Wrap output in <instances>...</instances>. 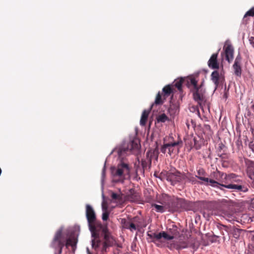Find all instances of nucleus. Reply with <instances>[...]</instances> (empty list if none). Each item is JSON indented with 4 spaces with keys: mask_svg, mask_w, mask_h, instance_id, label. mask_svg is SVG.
<instances>
[{
    "mask_svg": "<svg viewBox=\"0 0 254 254\" xmlns=\"http://www.w3.org/2000/svg\"><path fill=\"white\" fill-rule=\"evenodd\" d=\"M139 147L138 141L133 140L124 141L112 150L109 155L116 153L119 158L118 164L110 168L113 183L123 184L125 180L130 178L131 168L125 157L133 153L134 150H138Z\"/></svg>",
    "mask_w": 254,
    "mask_h": 254,
    "instance_id": "obj_1",
    "label": "nucleus"
},
{
    "mask_svg": "<svg viewBox=\"0 0 254 254\" xmlns=\"http://www.w3.org/2000/svg\"><path fill=\"white\" fill-rule=\"evenodd\" d=\"M85 214L91 234V247L95 250L106 251L108 247L114 243L115 239L106 227L97 222L95 212L90 204L86 205Z\"/></svg>",
    "mask_w": 254,
    "mask_h": 254,
    "instance_id": "obj_2",
    "label": "nucleus"
},
{
    "mask_svg": "<svg viewBox=\"0 0 254 254\" xmlns=\"http://www.w3.org/2000/svg\"><path fill=\"white\" fill-rule=\"evenodd\" d=\"M188 86L190 87L191 86L194 90L193 91V99L197 102L201 109L203 110V106L206 102V98L204 95V92L198 87L197 81L194 77H191L188 79Z\"/></svg>",
    "mask_w": 254,
    "mask_h": 254,
    "instance_id": "obj_3",
    "label": "nucleus"
},
{
    "mask_svg": "<svg viewBox=\"0 0 254 254\" xmlns=\"http://www.w3.org/2000/svg\"><path fill=\"white\" fill-rule=\"evenodd\" d=\"M164 179L170 182L171 185H175L178 183L183 182L186 180V175L174 169L161 173Z\"/></svg>",
    "mask_w": 254,
    "mask_h": 254,
    "instance_id": "obj_4",
    "label": "nucleus"
},
{
    "mask_svg": "<svg viewBox=\"0 0 254 254\" xmlns=\"http://www.w3.org/2000/svg\"><path fill=\"white\" fill-rule=\"evenodd\" d=\"M168 247L170 250L175 249L177 250L188 248H191L193 250H196L197 248V247L195 245V239L194 238L191 237L185 238L184 237V239L180 237L178 242L171 244L168 246Z\"/></svg>",
    "mask_w": 254,
    "mask_h": 254,
    "instance_id": "obj_5",
    "label": "nucleus"
},
{
    "mask_svg": "<svg viewBox=\"0 0 254 254\" xmlns=\"http://www.w3.org/2000/svg\"><path fill=\"white\" fill-rule=\"evenodd\" d=\"M197 175L195 176V177L202 181L201 182L199 183V184L207 186H210L215 188H220V183L213 179H210L202 176L204 174V172L203 169H199L197 170Z\"/></svg>",
    "mask_w": 254,
    "mask_h": 254,
    "instance_id": "obj_6",
    "label": "nucleus"
},
{
    "mask_svg": "<svg viewBox=\"0 0 254 254\" xmlns=\"http://www.w3.org/2000/svg\"><path fill=\"white\" fill-rule=\"evenodd\" d=\"M50 247L54 250V254H61L64 248L62 239L60 238V232L55 235L50 244Z\"/></svg>",
    "mask_w": 254,
    "mask_h": 254,
    "instance_id": "obj_7",
    "label": "nucleus"
},
{
    "mask_svg": "<svg viewBox=\"0 0 254 254\" xmlns=\"http://www.w3.org/2000/svg\"><path fill=\"white\" fill-rule=\"evenodd\" d=\"M163 198L164 201L162 204L165 205L166 209H168L169 211H174L178 208V199L172 198L167 194L163 195Z\"/></svg>",
    "mask_w": 254,
    "mask_h": 254,
    "instance_id": "obj_8",
    "label": "nucleus"
},
{
    "mask_svg": "<svg viewBox=\"0 0 254 254\" xmlns=\"http://www.w3.org/2000/svg\"><path fill=\"white\" fill-rule=\"evenodd\" d=\"M63 227H61L56 231L55 235H56L60 232V238L62 239V242H63L64 246H65L66 247H68V246H70L73 247L74 244L73 242L72 238L70 237H68L67 236L65 237V235L63 233Z\"/></svg>",
    "mask_w": 254,
    "mask_h": 254,
    "instance_id": "obj_9",
    "label": "nucleus"
},
{
    "mask_svg": "<svg viewBox=\"0 0 254 254\" xmlns=\"http://www.w3.org/2000/svg\"><path fill=\"white\" fill-rule=\"evenodd\" d=\"M222 187L228 189L235 190L239 191L246 192L249 190L248 187L246 185H240L238 184L220 185V187ZM220 189H221L220 188Z\"/></svg>",
    "mask_w": 254,
    "mask_h": 254,
    "instance_id": "obj_10",
    "label": "nucleus"
},
{
    "mask_svg": "<svg viewBox=\"0 0 254 254\" xmlns=\"http://www.w3.org/2000/svg\"><path fill=\"white\" fill-rule=\"evenodd\" d=\"M179 141L167 143L168 153L170 155H171L172 154L178 152L179 149V147L178 146L179 145Z\"/></svg>",
    "mask_w": 254,
    "mask_h": 254,
    "instance_id": "obj_11",
    "label": "nucleus"
},
{
    "mask_svg": "<svg viewBox=\"0 0 254 254\" xmlns=\"http://www.w3.org/2000/svg\"><path fill=\"white\" fill-rule=\"evenodd\" d=\"M218 53L212 55L208 61V66L212 69H218L219 64L217 62Z\"/></svg>",
    "mask_w": 254,
    "mask_h": 254,
    "instance_id": "obj_12",
    "label": "nucleus"
},
{
    "mask_svg": "<svg viewBox=\"0 0 254 254\" xmlns=\"http://www.w3.org/2000/svg\"><path fill=\"white\" fill-rule=\"evenodd\" d=\"M226 60L230 63L234 58V49L231 45H228L225 49Z\"/></svg>",
    "mask_w": 254,
    "mask_h": 254,
    "instance_id": "obj_13",
    "label": "nucleus"
},
{
    "mask_svg": "<svg viewBox=\"0 0 254 254\" xmlns=\"http://www.w3.org/2000/svg\"><path fill=\"white\" fill-rule=\"evenodd\" d=\"M102 209L103 211L102 213V218L103 221H106L109 218V213L107 212V207L105 205V198L104 193L102 194Z\"/></svg>",
    "mask_w": 254,
    "mask_h": 254,
    "instance_id": "obj_14",
    "label": "nucleus"
},
{
    "mask_svg": "<svg viewBox=\"0 0 254 254\" xmlns=\"http://www.w3.org/2000/svg\"><path fill=\"white\" fill-rule=\"evenodd\" d=\"M111 197L113 200L116 202H121L123 201V193L119 190V193H116L111 191L110 192Z\"/></svg>",
    "mask_w": 254,
    "mask_h": 254,
    "instance_id": "obj_15",
    "label": "nucleus"
},
{
    "mask_svg": "<svg viewBox=\"0 0 254 254\" xmlns=\"http://www.w3.org/2000/svg\"><path fill=\"white\" fill-rule=\"evenodd\" d=\"M219 73L217 70L213 71L211 75V79L215 85V89L219 85Z\"/></svg>",
    "mask_w": 254,
    "mask_h": 254,
    "instance_id": "obj_16",
    "label": "nucleus"
},
{
    "mask_svg": "<svg viewBox=\"0 0 254 254\" xmlns=\"http://www.w3.org/2000/svg\"><path fill=\"white\" fill-rule=\"evenodd\" d=\"M149 113V110H144L143 111L140 120V125L141 126H144L145 125Z\"/></svg>",
    "mask_w": 254,
    "mask_h": 254,
    "instance_id": "obj_17",
    "label": "nucleus"
},
{
    "mask_svg": "<svg viewBox=\"0 0 254 254\" xmlns=\"http://www.w3.org/2000/svg\"><path fill=\"white\" fill-rule=\"evenodd\" d=\"M166 232L170 236L173 237V239L175 238V237L178 236L179 234V232L178 230L177 227L174 225L172 226V228L168 229L167 232Z\"/></svg>",
    "mask_w": 254,
    "mask_h": 254,
    "instance_id": "obj_18",
    "label": "nucleus"
},
{
    "mask_svg": "<svg viewBox=\"0 0 254 254\" xmlns=\"http://www.w3.org/2000/svg\"><path fill=\"white\" fill-rule=\"evenodd\" d=\"M162 238L166 240H171L173 239V237L170 236L165 231H162L161 232L157 233V241H159Z\"/></svg>",
    "mask_w": 254,
    "mask_h": 254,
    "instance_id": "obj_19",
    "label": "nucleus"
},
{
    "mask_svg": "<svg viewBox=\"0 0 254 254\" xmlns=\"http://www.w3.org/2000/svg\"><path fill=\"white\" fill-rule=\"evenodd\" d=\"M162 91L163 92V98L164 100L168 97L173 92V90L170 86L168 84L166 85L163 89Z\"/></svg>",
    "mask_w": 254,
    "mask_h": 254,
    "instance_id": "obj_20",
    "label": "nucleus"
},
{
    "mask_svg": "<svg viewBox=\"0 0 254 254\" xmlns=\"http://www.w3.org/2000/svg\"><path fill=\"white\" fill-rule=\"evenodd\" d=\"M230 232L229 233H231L234 237V238L236 239H238L240 236L241 232L242 230L236 228L235 227H230Z\"/></svg>",
    "mask_w": 254,
    "mask_h": 254,
    "instance_id": "obj_21",
    "label": "nucleus"
},
{
    "mask_svg": "<svg viewBox=\"0 0 254 254\" xmlns=\"http://www.w3.org/2000/svg\"><path fill=\"white\" fill-rule=\"evenodd\" d=\"M147 239L149 242L156 243V242L157 241V233L152 232L151 231H148L147 232Z\"/></svg>",
    "mask_w": 254,
    "mask_h": 254,
    "instance_id": "obj_22",
    "label": "nucleus"
},
{
    "mask_svg": "<svg viewBox=\"0 0 254 254\" xmlns=\"http://www.w3.org/2000/svg\"><path fill=\"white\" fill-rule=\"evenodd\" d=\"M233 68L235 74L237 76L241 77L242 74L241 64H234Z\"/></svg>",
    "mask_w": 254,
    "mask_h": 254,
    "instance_id": "obj_23",
    "label": "nucleus"
},
{
    "mask_svg": "<svg viewBox=\"0 0 254 254\" xmlns=\"http://www.w3.org/2000/svg\"><path fill=\"white\" fill-rule=\"evenodd\" d=\"M137 219V217H134L131 219V221L129 224V226L128 228V230H129L131 232H133L134 231H136L138 229V225L135 224L136 221L135 220Z\"/></svg>",
    "mask_w": 254,
    "mask_h": 254,
    "instance_id": "obj_24",
    "label": "nucleus"
},
{
    "mask_svg": "<svg viewBox=\"0 0 254 254\" xmlns=\"http://www.w3.org/2000/svg\"><path fill=\"white\" fill-rule=\"evenodd\" d=\"M196 177H194L193 176H186V180L185 181H184L183 182H184L185 183H190L191 184H192L193 185H195V184H199V183H200V182L198 181L196 179Z\"/></svg>",
    "mask_w": 254,
    "mask_h": 254,
    "instance_id": "obj_25",
    "label": "nucleus"
},
{
    "mask_svg": "<svg viewBox=\"0 0 254 254\" xmlns=\"http://www.w3.org/2000/svg\"><path fill=\"white\" fill-rule=\"evenodd\" d=\"M155 155L156 156V158H157L158 155L157 154L155 155V151L154 150H150L146 152V157L150 164L151 163V160L153 157Z\"/></svg>",
    "mask_w": 254,
    "mask_h": 254,
    "instance_id": "obj_26",
    "label": "nucleus"
},
{
    "mask_svg": "<svg viewBox=\"0 0 254 254\" xmlns=\"http://www.w3.org/2000/svg\"><path fill=\"white\" fill-rule=\"evenodd\" d=\"M106 176V162L104 163V167L102 171V174H101V188H102V193H103V188H104V180Z\"/></svg>",
    "mask_w": 254,
    "mask_h": 254,
    "instance_id": "obj_27",
    "label": "nucleus"
},
{
    "mask_svg": "<svg viewBox=\"0 0 254 254\" xmlns=\"http://www.w3.org/2000/svg\"><path fill=\"white\" fill-rule=\"evenodd\" d=\"M131 221V220H127L125 218L121 219V223L122 225L123 228L128 229Z\"/></svg>",
    "mask_w": 254,
    "mask_h": 254,
    "instance_id": "obj_28",
    "label": "nucleus"
},
{
    "mask_svg": "<svg viewBox=\"0 0 254 254\" xmlns=\"http://www.w3.org/2000/svg\"><path fill=\"white\" fill-rule=\"evenodd\" d=\"M156 119L158 123H165L168 120V117L163 113L159 115Z\"/></svg>",
    "mask_w": 254,
    "mask_h": 254,
    "instance_id": "obj_29",
    "label": "nucleus"
},
{
    "mask_svg": "<svg viewBox=\"0 0 254 254\" xmlns=\"http://www.w3.org/2000/svg\"><path fill=\"white\" fill-rule=\"evenodd\" d=\"M217 227L219 230L221 231L224 230L227 233V235H229V232L230 231L229 227H228V226L219 224L217 225Z\"/></svg>",
    "mask_w": 254,
    "mask_h": 254,
    "instance_id": "obj_30",
    "label": "nucleus"
},
{
    "mask_svg": "<svg viewBox=\"0 0 254 254\" xmlns=\"http://www.w3.org/2000/svg\"><path fill=\"white\" fill-rule=\"evenodd\" d=\"M153 206L155 208V210L157 212L163 213L165 211L166 208L165 205L164 206L154 204Z\"/></svg>",
    "mask_w": 254,
    "mask_h": 254,
    "instance_id": "obj_31",
    "label": "nucleus"
},
{
    "mask_svg": "<svg viewBox=\"0 0 254 254\" xmlns=\"http://www.w3.org/2000/svg\"><path fill=\"white\" fill-rule=\"evenodd\" d=\"M164 103V101L161 98V95L160 92H159L156 96L155 100L154 103L156 105H161Z\"/></svg>",
    "mask_w": 254,
    "mask_h": 254,
    "instance_id": "obj_32",
    "label": "nucleus"
},
{
    "mask_svg": "<svg viewBox=\"0 0 254 254\" xmlns=\"http://www.w3.org/2000/svg\"><path fill=\"white\" fill-rule=\"evenodd\" d=\"M130 193L128 194L127 196V199L130 201H134L136 200V196L131 193V191H130Z\"/></svg>",
    "mask_w": 254,
    "mask_h": 254,
    "instance_id": "obj_33",
    "label": "nucleus"
},
{
    "mask_svg": "<svg viewBox=\"0 0 254 254\" xmlns=\"http://www.w3.org/2000/svg\"><path fill=\"white\" fill-rule=\"evenodd\" d=\"M248 16H254V6L252 7L249 10H248L245 14L244 17Z\"/></svg>",
    "mask_w": 254,
    "mask_h": 254,
    "instance_id": "obj_34",
    "label": "nucleus"
},
{
    "mask_svg": "<svg viewBox=\"0 0 254 254\" xmlns=\"http://www.w3.org/2000/svg\"><path fill=\"white\" fill-rule=\"evenodd\" d=\"M183 79H181L176 81L175 86L178 88L179 90H181L182 86Z\"/></svg>",
    "mask_w": 254,
    "mask_h": 254,
    "instance_id": "obj_35",
    "label": "nucleus"
},
{
    "mask_svg": "<svg viewBox=\"0 0 254 254\" xmlns=\"http://www.w3.org/2000/svg\"><path fill=\"white\" fill-rule=\"evenodd\" d=\"M193 141H194L193 147L196 150H198V149H200L201 144L198 142V141L196 140V139L195 138H193Z\"/></svg>",
    "mask_w": 254,
    "mask_h": 254,
    "instance_id": "obj_36",
    "label": "nucleus"
},
{
    "mask_svg": "<svg viewBox=\"0 0 254 254\" xmlns=\"http://www.w3.org/2000/svg\"><path fill=\"white\" fill-rule=\"evenodd\" d=\"M161 151L162 153L165 154L168 153V148L167 146V143L164 144L161 148Z\"/></svg>",
    "mask_w": 254,
    "mask_h": 254,
    "instance_id": "obj_37",
    "label": "nucleus"
},
{
    "mask_svg": "<svg viewBox=\"0 0 254 254\" xmlns=\"http://www.w3.org/2000/svg\"><path fill=\"white\" fill-rule=\"evenodd\" d=\"M229 89H227L226 90V85H225V91H224V93L223 95V98L225 100H226L228 97V95H229Z\"/></svg>",
    "mask_w": 254,
    "mask_h": 254,
    "instance_id": "obj_38",
    "label": "nucleus"
},
{
    "mask_svg": "<svg viewBox=\"0 0 254 254\" xmlns=\"http://www.w3.org/2000/svg\"><path fill=\"white\" fill-rule=\"evenodd\" d=\"M241 57L240 55H238L235 60L234 64H241Z\"/></svg>",
    "mask_w": 254,
    "mask_h": 254,
    "instance_id": "obj_39",
    "label": "nucleus"
},
{
    "mask_svg": "<svg viewBox=\"0 0 254 254\" xmlns=\"http://www.w3.org/2000/svg\"><path fill=\"white\" fill-rule=\"evenodd\" d=\"M249 42L252 46L254 48V37H251L249 38Z\"/></svg>",
    "mask_w": 254,
    "mask_h": 254,
    "instance_id": "obj_40",
    "label": "nucleus"
},
{
    "mask_svg": "<svg viewBox=\"0 0 254 254\" xmlns=\"http://www.w3.org/2000/svg\"><path fill=\"white\" fill-rule=\"evenodd\" d=\"M192 109H193V110H190V111H191V112H194L195 110H196V111L197 114V115H198V117H199V118H200V113H199V110H198V108H197V107H196V108L192 107Z\"/></svg>",
    "mask_w": 254,
    "mask_h": 254,
    "instance_id": "obj_41",
    "label": "nucleus"
},
{
    "mask_svg": "<svg viewBox=\"0 0 254 254\" xmlns=\"http://www.w3.org/2000/svg\"><path fill=\"white\" fill-rule=\"evenodd\" d=\"M221 234L223 235V239L224 241L226 240L225 236L227 235V233L225 231H221Z\"/></svg>",
    "mask_w": 254,
    "mask_h": 254,
    "instance_id": "obj_42",
    "label": "nucleus"
},
{
    "mask_svg": "<svg viewBox=\"0 0 254 254\" xmlns=\"http://www.w3.org/2000/svg\"><path fill=\"white\" fill-rule=\"evenodd\" d=\"M154 176L155 177H156V178H158L160 179V180H162V179H163V178H164L163 176H161V173L160 174V176H159V177H158L156 174H154Z\"/></svg>",
    "mask_w": 254,
    "mask_h": 254,
    "instance_id": "obj_43",
    "label": "nucleus"
},
{
    "mask_svg": "<svg viewBox=\"0 0 254 254\" xmlns=\"http://www.w3.org/2000/svg\"><path fill=\"white\" fill-rule=\"evenodd\" d=\"M86 251L87 254H92V253L89 251V249L88 247L86 248Z\"/></svg>",
    "mask_w": 254,
    "mask_h": 254,
    "instance_id": "obj_44",
    "label": "nucleus"
},
{
    "mask_svg": "<svg viewBox=\"0 0 254 254\" xmlns=\"http://www.w3.org/2000/svg\"><path fill=\"white\" fill-rule=\"evenodd\" d=\"M76 243H77V242H75V244H74V245H75V244H76Z\"/></svg>",
    "mask_w": 254,
    "mask_h": 254,
    "instance_id": "obj_45",
    "label": "nucleus"
},
{
    "mask_svg": "<svg viewBox=\"0 0 254 254\" xmlns=\"http://www.w3.org/2000/svg\"><path fill=\"white\" fill-rule=\"evenodd\" d=\"M76 243H77V242H75V244H74V245H75V244H76Z\"/></svg>",
    "mask_w": 254,
    "mask_h": 254,
    "instance_id": "obj_46",
    "label": "nucleus"
},
{
    "mask_svg": "<svg viewBox=\"0 0 254 254\" xmlns=\"http://www.w3.org/2000/svg\"><path fill=\"white\" fill-rule=\"evenodd\" d=\"M253 201H254V197L252 199Z\"/></svg>",
    "mask_w": 254,
    "mask_h": 254,
    "instance_id": "obj_47",
    "label": "nucleus"
}]
</instances>
